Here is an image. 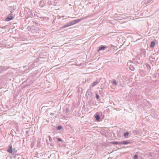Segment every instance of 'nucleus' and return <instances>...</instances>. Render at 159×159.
I'll use <instances>...</instances> for the list:
<instances>
[{
  "mask_svg": "<svg viewBox=\"0 0 159 159\" xmlns=\"http://www.w3.org/2000/svg\"><path fill=\"white\" fill-rule=\"evenodd\" d=\"M87 17H85L84 18H81L80 19H79L76 20H74L72 21L70 23V26L80 21L84 20V19H85L87 18Z\"/></svg>",
  "mask_w": 159,
  "mask_h": 159,
  "instance_id": "1",
  "label": "nucleus"
},
{
  "mask_svg": "<svg viewBox=\"0 0 159 159\" xmlns=\"http://www.w3.org/2000/svg\"><path fill=\"white\" fill-rule=\"evenodd\" d=\"M102 113L101 112H97L96 113L95 118L96 120L98 121L100 119V115H102Z\"/></svg>",
  "mask_w": 159,
  "mask_h": 159,
  "instance_id": "2",
  "label": "nucleus"
},
{
  "mask_svg": "<svg viewBox=\"0 0 159 159\" xmlns=\"http://www.w3.org/2000/svg\"><path fill=\"white\" fill-rule=\"evenodd\" d=\"M107 47H108L107 46H101L99 47L97 51L98 52H99L101 50L103 51Z\"/></svg>",
  "mask_w": 159,
  "mask_h": 159,
  "instance_id": "3",
  "label": "nucleus"
},
{
  "mask_svg": "<svg viewBox=\"0 0 159 159\" xmlns=\"http://www.w3.org/2000/svg\"><path fill=\"white\" fill-rule=\"evenodd\" d=\"M130 62H128L127 64V66H129V68L131 70H134V66L130 64Z\"/></svg>",
  "mask_w": 159,
  "mask_h": 159,
  "instance_id": "4",
  "label": "nucleus"
},
{
  "mask_svg": "<svg viewBox=\"0 0 159 159\" xmlns=\"http://www.w3.org/2000/svg\"><path fill=\"white\" fill-rule=\"evenodd\" d=\"M13 17L11 14H9L5 19V20L9 21L11 20L13 18Z\"/></svg>",
  "mask_w": 159,
  "mask_h": 159,
  "instance_id": "5",
  "label": "nucleus"
},
{
  "mask_svg": "<svg viewBox=\"0 0 159 159\" xmlns=\"http://www.w3.org/2000/svg\"><path fill=\"white\" fill-rule=\"evenodd\" d=\"M7 69V67L2 66H0V73L2 72L5 71Z\"/></svg>",
  "mask_w": 159,
  "mask_h": 159,
  "instance_id": "6",
  "label": "nucleus"
},
{
  "mask_svg": "<svg viewBox=\"0 0 159 159\" xmlns=\"http://www.w3.org/2000/svg\"><path fill=\"white\" fill-rule=\"evenodd\" d=\"M7 151L9 153H12V149L11 146H10L7 150Z\"/></svg>",
  "mask_w": 159,
  "mask_h": 159,
  "instance_id": "7",
  "label": "nucleus"
},
{
  "mask_svg": "<svg viewBox=\"0 0 159 159\" xmlns=\"http://www.w3.org/2000/svg\"><path fill=\"white\" fill-rule=\"evenodd\" d=\"M121 144H127L130 143V142L128 141H124L121 142Z\"/></svg>",
  "mask_w": 159,
  "mask_h": 159,
  "instance_id": "8",
  "label": "nucleus"
},
{
  "mask_svg": "<svg viewBox=\"0 0 159 159\" xmlns=\"http://www.w3.org/2000/svg\"><path fill=\"white\" fill-rule=\"evenodd\" d=\"M111 143L113 144H116V145H118V144L121 145V142H117L114 141V142H111Z\"/></svg>",
  "mask_w": 159,
  "mask_h": 159,
  "instance_id": "9",
  "label": "nucleus"
},
{
  "mask_svg": "<svg viewBox=\"0 0 159 159\" xmlns=\"http://www.w3.org/2000/svg\"><path fill=\"white\" fill-rule=\"evenodd\" d=\"M111 82L113 84H114L115 85H117L118 84V82H117L114 79H113L112 80Z\"/></svg>",
  "mask_w": 159,
  "mask_h": 159,
  "instance_id": "10",
  "label": "nucleus"
},
{
  "mask_svg": "<svg viewBox=\"0 0 159 159\" xmlns=\"http://www.w3.org/2000/svg\"><path fill=\"white\" fill-rule=\"evenodd\" d=\"M155 45V43L154 41L152 42L151 45H150L151 47L153 48L154 47Z\"/></svg>",
  "mask_w": 159,
  "mask_h": 159,
  "instance_id": "11",
  "label": "nucleus"
},
{
  "mask_svg": "<svg viewBox=\"0 0 159 159\" xmlns=\"http://www.w3.org/2000/svg\"><path fill=\"white\" fill-rule=\"evenodd\" d=\"M70 26V24L68 23V24H67V25L63 26V28H66V27H68Z\"/></svg>",
  "mask_w": 159,
  "mask_h": 159,
  "instance_id": "12",
  "label": "nucleus"
},
{
  "mask_svg": "<svg viewBox=\"0 0 159 159\" xmlns=\"http://www.w3.org/2000/svg\"><path fill=\"white\" fill-rule=\"evenodd\" d=\"M129 132H126V133H124V136L125 137H126L128 136L129 135Z\"/></svg>",
  "mask_w": 159,
  "mask_h": 159,
  "instance_id": "13",
  "label": "nucleus"
},
{
  "mask_svg": "<svg viewBox=\"0 0 159 159\" xmlns=\"http://www.w3.org/2000/svg\"><path fill=\"white\" fill-rule=\"evenodd\" d=\"M98 84V82L97 81H95V82H93L92 84V86H94L96 85L97 84Z\"/></svg>",
  "mask_w": 159,
  "mask_h": 159,
  "instance_id": "14",
  "label": "nucleus"
},
{
  "mask_svg": "<svg viewBox=\"0 0 159 159\" xmlns=\"http://www.w3.org/2000/svg\"><path fill=\"white\" fill-rule=\"evenodd\" d=\"M62 128V126L61 125L58 126L57 127V129L58 130H60Z\"/></svg>",
  "mask_w": 159,
  "mask_h": 159,
  "instance_id": "15",
  "label": "nucleus"
},
{
  "mask_svg": "<svg viewBox=\"0 0 159 159\" xmlns=\"http://www.w3.org/2000/svg\"><path fill=\"white\" fill-rule=\"evenodd\" d=\"M138 158V156L137 155H135L134 157V159H137Z\"/></svg>",
  "mask_w": 159,
  "mask_h": 159,
  "instance_id": "16",
  "label": "nucleus"
},
{
  "mask_svg": "<svg viewBox=\"0 0 159 159\" xmlns=\"http://www.w3.org/2000/svg\"><path fill=\"white\" fill-rule=\"evenodd\" d=\"M96 98H97V99H99V95H98V94H97H97H96Z\"/></svg>",
  "mask_w": 159,
  "mask_h": 159,
  "instance_id": "17",
  "label": "nucleus"
},
{
  "mask_svg": "<svg viewBox=\"0 0 159 159\" xmlns=\"http://www.w3.org/2000/svg\"><path fill=\"white\" fill-rule=\"evenodd\" d=\"M57 140L58 141H61V142L62 141V139H61V138H59Z\"/></svg>",
  "mask_w": 159,
  "mask_h": 159,
  "instance_id": "18",
  "label": "nucleus"
},
{
  "mask_svg": "<svg viewBox=\"0 0 159 159\" xmlns=\"http://www.w3.org/2000/svg\"><path fill=\"white\" fill-rule=\"evenodd\" d=\"M69 111L68 108H66V112H68Z\"/></svg>",
  "mask_w": 159,
  "mask_h": 159,
  "instance_id": "19",
  "label": "nucleus"
},
{
  "mask_svg": "<svg viewBox=\"0 0 159 159\" xmlns=\"http://www.w3.org/2000/svg\"><path fill=\"white\" fill-rule=\"evenodd\" d=\"M88 94V95L89 94V91L88 90L86 93V94Z\"/></svg>",
  "mask_w": 159,
  "mask_h": 159,
  "instance_id": "20",
  "label": "nucleus"
},
{
  "mask_svg": "<svg viewBox=\"0 0 159 159\" xmlns=\"http://www.w3.org/2000/svg\"><path fill=\"white\" fill-rule=\"evenodd\" d=\"M62 17H64V16H62Z\"/></svg>",
  "mask_w": 159,
  "mask_h": 159,
  "instance_id": "21",
  "label": "nucleus"
}]
</instances>
